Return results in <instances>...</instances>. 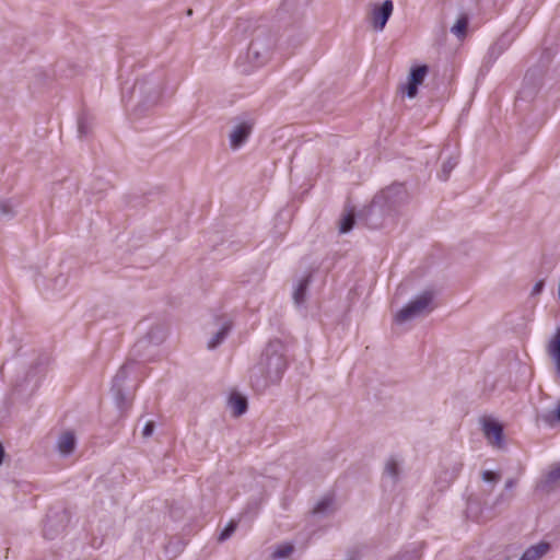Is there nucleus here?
<instances>
[{
  "label": "nucleus",
  "mask_w": 560,
  "mask_h": 560,
  "mask_svg": "<svg viewBox=\"0 0 560 560\" xmlns=\"http://www.w3.org/2000/svg\"><path fill=\"white\" fill-rule=\"evenodd\" d=\"M287 369L285 347L280 340L270 341L258 363L252 369L250 382L256 390L281 380Z\"/></svg>",
  "instance_id": "f257e3e1"
},
{
  "label": "nucleus",
  "mask_w": 560,
  "mask_h": 560,
  "mask_svg": "<svg viewBox=\"0 0 560 560\" xmlns=\"http://www.w3.org/2000/svg\"><path fill=\"white\" fill-rule=\"evenodd\" d=\"M276 40L273 35L260 30L252 39L247 51L236 59V68L243 74H249L255 69L262 67L270 58Z\"/></svg>",
  "instance_id": "f03ea898"
},
{
  "label": "nucleus",
  "mask_w": 560,
  "mask_h": 560,
  "mask_svg": "<svg viewBox=\"0 0 560 560\" xmlns=\"http://www.w3.org/2000/svg\"><path fill=\"white\" fill-rule=\"evenodd\" d=\"M162 94V80L158 77H149L137 80L131 90V96L127 98L122 94V102L128 104L135 97L138 98L137 104L132 107V115L141 117L144 112L155 106Z\"/></svg>",
  "instance_id": "7ed1b4c3"
},
{
  "label": "nucleus",
  "mask_w": 560,
  "mask_h": 560,
  "mask_svg": "<svg viewBox=\"0 0 560 560\" xmlns=\"http://www.w3.org/2000/svg\"><path fill=\"white\" fill-rule=\"evenodd\" d=\"M434 307V292L431 290L423 291L395 315V322L402 324L412 320L431 313Z\"/></svg>",
  "instance_id": "20e7f679"
},
{
  "label": "nucleus",
  "mask_w": 560,
  "mask_h": 560,
  "mask_svg": "<svg viewBox=\"0 0 560 560\" xmlns=\"http://www.w3.org/2000/svg\"><path fill=\"white\" fill-rule=\"evenodd\" d=\"M69 523V513L61 510H50L44 523L43 534L46 539H55L66 530Z\"/></svg>",
  "instance_id": "39448f33"
},
{
  "label": "nucleus",
  "mask_w": 560,
  "mask_h": 560,
  "mask_svg": "<svg viewBox=\"0 0 560 560\" xmlns=\"http://www.w3.org/2000/svg\"><path fill=\"white\" fill-rule=\"evenodd\" d=\"M254 127L249 118L236 117L232 120V128L229 133V142L232 150H238L248 140Z\"/></svg>",
  "instance_id": "423d86ee"
},
{
  "label": "nucleus",
  "mask_w": 560,
  "mask_h": 560,
  "mask_svg": "<svg viewBox=\"0 0 560 560\" xmlns=\"http://www.w3.org/2000/svg\"><path fill=\"white\" fill-rule=\"evenodd\" d=\"M131 362H127L120 366L112 382V393L115 397L117 408L124 410L128 406V398L124 392V384L127 381L130 370L132 368Z\"/></svg>",
  "instance_id": "0eeeda50"
},
{
  "label": "nucleus",
  "mask_w": 560,
  "mask_h": 560,
  "mask_svg": "<svg viewBox=\"0 0 560 560\" xmlns=\"http://www.w3.org/2000/svg\"><path fill=\"white\" fill-rule=\"evenodd\" d=\"M394 10L392 0H385L382 4L375 5L371 12V22L376 31H383Z\"/></svg>",
  "instance_id": "6e6552de"
},
{
  "label": "nucleus",
  "mask_w": 560,
  "mask_h": 560,
  "mask_svg": "<svg viewBox=\"0 0 560 560\" xmlns=\"http://www.w3.org/2000/svg\"><path fill=\"white\" fill-rule=\"evenodd\" d=\"M463 464L458 460L452 462L448 466H443L438 476L436 483L441 489L447 488L459 475Z\"/></svg>",
  "instance_id": "1a4fd4ad"
},
{
  "label": "nucleus",
  "mask_w": 560,
  "mask_h": 560,
  "mask_svg": "<svg viewBox=\"0 0 560 560\" xmlns=\"http://www.w3.org/2000/svg\"><path fill=\"white\" fill-rule=\"evenodd\" d=\"M428 67L425 65L411 68L409 82L406 86V94L409 98H413L418 93V86L423 82L428 74Z\"/></svg>",
  "instance_id": "9d476101"
},
{
  "label": "nucleus",
  "mask_w": 560,
  "mask_h": 560,
  "mask_svg": "<svg viewBox=\"0 0 560 560\" xmlns=\"http://www.w3.org/2000/svg\"><path fill=\"white\" fill-rule=\"evenodd\" d=\"M382 197L388 207H396L408 199V194L402 184H395L383 190Z\"/></svg>",
  "instance_id": "9b49d317"
},
{
  "label": "nucleus",
  "mask_w": 560,
  "mask_h": 560,
  "mask_svg": "<svg viewBox=\"0 0 560 560\" xmlns=\"http://www.w3.org/2000/svg\"><path fill=\"white\" fill-rule=\"evenodd\" d=\"M483 433L486 438L495 446L501 447L503 444V428L494 421H486L483 423Z\"/></svg>",
  "instance_id": "f8f14e48"
},
{
  "label": "nucleus",
  "mask_w": 560,
  "mask_h": 560,
  "mask_svg": "<svg viewBox=\"0 0 560 560\" xmlns=\"http://www.w3.org/2000/svg\"><path fill=\"white\" fill-rule=\"evenodd\" d=\"M549 550L550 544L547 541H540L528 547L518 560H540Z\"/></svg>",
  "instance_id": "ddd939ff"
},
{
  "label": "nucleus",
  "mask_w": 560,
  "mask_h": 560,
  "mask_svg": "<svg viewBox=\"0 0 560 560\" xmlns=\"http://www.w3.org/2000/svg\"><path fill=\"white\" fill-rule=\"evenodd\" d=\"M165 337H166V332H165V329L163 327H160V326L152 327L148 331L145 338H143L140 341H138L136 347L143 348L145 345H149V343H153V345L158 346L161 342H163Z\"/></svg>",
  "instance_id": "4468645a"
},
{
  "label": "nucleus",
  "mask_w": 560,
  "mask_h": 560,
  "mask_svg": "<svg viewBox=\"0 0 560 560\" xmlns=\"http://www.w3.org/2000/svg\"><path fill=\"white\" fill-rule=\"evenodd\" d=\"M231 327H232L231 320L228 318H224L222 324L220 325L219 330L209 339L208 345H207L208 349L213 350L218 346H220L223 342V340L226 338Z\"/></svg>",
  "instance_id": "2eb2a0df"
},
{
  "label": "nucleus",
  "mask_w": 560,
  "mask_h": 560,
  "mask_svg": "<svg viewBox=\"0 0 560 560\" xmlns=\"http://www.w3.org/2000/svg\"><path fill=\"white\" fill-rule=\"evenodd\" d=\"M75 447V436L72 432L62 433L57 442V448L60 454L69 455Z\"/></svg>",
  "instance_id": "dca6fc26"
},
{
  "label": "nucleus",
  "mask_w": 560,
  "mask_h": 560,
  "mask_svg": "<svg viewBox=\"0 0 560 560\" xmlns=\"http://www.w3.org/2000/svg\"><path fill=\"white\" fill-rule=\"evenodd\" d=\"M229 404L233 410L234 416H236V417L243 415L247 409L246 398L238 394H233L230 397Z\"/></svg>",
  "instance_id": "f3484780"
},
{
  "label": "nucleus",
  "mask_w": 560,
  "mask_h": 560,
  "mask_svg": "<svg viewBox=\"0 0 560 560\" xmlns=\"http://www.w3.org/2000/svg\"><path fill=\"white\" fill-rule=\"evenodd\" d=\"M384 477L389 479L392 485H395L398 481L399 465L395 459L390 458L387 460L385 465Z\"/></svg>",
  "instance_id": "a211bd4d"
},
{
  "label": "nucleus",
  "mask_w": 560,
  "mask_h": 560,
  "mask_svg": "<svg viewBox=\"0 0 560 560\" xmlns=\"http://www.w3.org/2000/svg\"><path fill=\"white\" fill-rule=\"evenodd\" d=\"M310 283V278L302 279L293 292V299L296 305H302L305 301L306 290Z\"/></svg>",
  "instance_id": "6ab92c4d"
},
{
  "label": "nucleus",
  "mask_w": 560,
  "mask_h": 560,
  "mask_svg": "<svg viewBox=\"0 0 560 560\" xmlns=\"http://www.w3.org/2000/svg\"><path fill=\"white\" fill-rule=\"evenodd\" d=\"M294 550L293 545L291 544H281L278 545L271 553L272 559L281 560L288 558Z\"/></svg>",
  "instance_id": "aec40b11"
},
{
  "label": "nucleus",
  "mask_w": 560,
  "mask_h": 560,
  "mask_svg": "<svg viewBox=\"0 0 560 560\" xmlns=\"http://www.w3.org/2000/svg\"><path fill=\"white\" fill-rule=\"evenodd\" d=\"M458 160L456 156H451L442 164L441 173L439 174L440 179L447 180L451 172L456 167Z\"/></svg>",
  "instance_id": "412c9836"
},
{
  "label": "nucleus",
  "mask_w": 560,
  "mask_h": 560,
  "mask_svg": "<svg viewBox=\"0 0 560 560\" xmlns=\"http://www.w3.org/2000/svg\"><path fill=\"white\" fill-rule=\"evenodd\" d=\"M550 355L555 360L557 372L560 376V331L557 334L556 339L550 343Z\"/></svg>",
  "instance_id": "4be33fe9"
},
{
  "label": "nucleus",
  "mask_w": 560,
  "mask_h": 560,
  "mask_svg": "<svg viewBox=\"0 0 560 560\" xmlns=\"http://www.w3.org/2000/svg\"><path fill=\"white\" fill-rule=\"evenodd\" d=\"M355 220L354 214L352 212H348L345 214L339 223V231L340 233H348L351 231L354 226Z\"/></svg>",
  "instance_id": "5701e85b"
},
{
  "label": "nucleus",
  "mask_w": 560,
  "mask_h": 560,
  "mask_svg": "<svg viewBox=\"0 0 560 560\" xmlns=\"http://www.w3.org/2000/svg\"><path fill=\"white\" fill-rule=\"evenodd\" d=\"M14 205L11 200H2L0 201V215L5 220H10L14 217Z\"/></svg>",
  "instance_id": "b1692460"
},
{
  "label": "nucleus",
  "mask_w": 560,
  "mask_h": 560,
  "mask_svg": "<svg viewBox=\"0 0 560 560\" xmlns=\"http://www.w3.org/2000/svg\"><path fill=\"white\" fill-rule=\"evenodd\" d=\"M468 26V20L466 16H462L457 20L455 25L451 28V32L458 38L464 37Z\"/></svg>",
  "instance_id": "393cba45"
},
{
  "label": "nucleus",
  "mask_w": 560,
  "mask_h": 560,
  "mask_svg": "<svg viewBox=\"0 0 560 560\" xmlns=\"http://www.w3.org/2000/svg\"><path fill=\"white\" fill-rule=\"evenodd\" d=\"M542 420L550 427L560 422V404L553 410H550L541 416Z\"/></svg>",
  "instance_id": "a878e982"
},
{
  "label": "nucleus",
  "mask_w": 560,
  "mask_h": 560,
  "mask_svg": "<svg viewBox=\"0 0 560 560\" xmlns=\"http://www.w3.org/2000/svg\"><path fill=\"white\" fill-rule=\"evenodd\" d=\"M331 504H332L331 499L325 498L317 503V505L314 508L313 512L315 514H325L329 511Z\"/></svg>",
  "instance_id": "bb28decb"
},
{
  "label": "nucleus",
  "mask_w": 560,
  "mask_h": 560,
  "mask_svg": "<svg viewBox=\"0 0 560 560\" xmlns=\"http://www.w3.org/2000/svg\"><path fill=\"white\" fill-rule=\"evenodd\" d=\"M90 124L86 119V117L81 116L78 121V132L80 137H85L90 132Z\"/></svg>",
  "instance_id": "cd10ccee"
},
{
  "label": "nucleus",
  "mask_w": 560,
  "mask_h": 560,
  "mask_svg": "<svg viewBox=\"0 0 560 560\" xmlns=\"http://www.w3.org/2000/svg\"><path fill=\"white\" fill-rule=\"evenodd\" d=\"M481 478L485 482L495 485L500 480L501 476L492 470H483Z\"/></svg>",
  "instance_id": "c85d7f7f"
},
{
  "label": "nucleus",
  "mask_w": 560,
  "mask_h": 560,
  "mask_svg": "<svg viewBox=\"0 0 560 560\" xmlns=\"http://www.w3.org/2000/svg\"><path fill=\"white\" fill-rule=\"evenodd\" d=\"M236 529V523L234 522H230L225 527L224 529L221 532L220 536H219V540L220 541H224L226 540L228 538H230L232 536V534L235 532Z\"/></svg>",
  "instance_id": "c756f323"
},
{
  "label": "nucleus",
  "mask_w": 560,
  "mask_h": 560,
  "mask_svg": "<svg viewBox=\"0 0 560 560\" xmlns=\"http://www.w3.org/2000/svg\"><path fill=\"white\" fill-rule=\"evenodd\" d=\"M560 479V465L552 469L547 476V482L553 483Z\"/></svg>",
  "instance_id": "7c9ffc66"
},
{
  "label": "nucleus",
  "mask_w": 560,
  "mask_h": 560,
  "mask_svg": "<svg viewBox=\"0 0 560 560\" xmlns=\"http://www.w3.org/2000/svg\"><path fill=\"white\" fill-rule=\"evenodd\" d=\"M153 431H154V422L148 421L142 429V436L149 438L153 434Z\"/></svg>",
  "instance_id": "2f4dec72"
},
{
  "label": "nucleus",
  "mask_w": 560,
  "mask_h": 560,
  "mask_svg": "<svg viewBox=\"0 0 560 560\" xmlns=\"http://www.w3.org/2000/svg\"><path fill=\"white\" fill-rule=\"evenodd\" d=\"M544 287H545L544 280L537 281L532 289V294L537 295V294L541 293V291L544 290Z\"/></svg>",
  "instance_id": "473e14b6"
},
{
  "label": "nucleus",
  "mask_w": 560,
  "mask_h": 560,
  "mask_svg": "<svg viewBox=\"0 0 560 560\" xmlns=\"http://www.w3.org/2000/svg\"><path fill=\"white\" fill-rule=\"evenodd\" d=\"M511 498H512V495H511V494L501 493V494L497 498V500H495V503H494V504H495V505H498V504H500V503H502V502L510 501V500H511Z\"/></svg>",
  "instance_id": "72a5a7b5"
},
{
  "label": "nucleus",
  "mask_w": 560,
  "mask_h": 560,
  "mask_svg": "<svg viewBox=\"0 0 560 560\" xmlns=\"http://www.w3.org/2000/svg\"><path fill=\"white\" fill-rule=\"evenodd\" d=\"M56 283L60 287V288H63L66 284H67V278L63 277V276H60L56 279Z\"/></svg>",
  "instance_id": "f704fd0d"
},
{
  "label": "nucleus",
  "mask_w": 560,
  "mask_h": 560,
  "mask_svg": "<svg viewBox=\"0 0 560 560\" xmlns=\"http://www.w3.org/2000/svg\"><path fill=\"white\" fill-rule=\"evenodd\" d=\"M516 481L514 479H509L505 482V490H511L515 487Z\"/></svg>",
  "instance_id": "c9c22d12"
},
{
  "label": "nucleus",
  "mask_w": 560,
  "mask_h": 560,
  "mask_svg": "<svg viewBox=\"0 0 560 560\" xmlns=\"http://www.w3.org/2000/svg\"><path fill=\"white\" fill-rule=\"evenodd\" d=\"M3 458H4V448H3L2 444L0 443V465L3 463Z\"/></svg>",
  "instance_id": "e433bc0d"
},
{
  "label": "nucleus",
  "mask_w": 560,
  "mask_h": 560,
  "mask_svg": "<svg viewBox=\"0 0 560 560\" xmlns=\"http://www.w3.org/2000/svg\"><path fill=\"white\" fill-rule=\"evenodd\" d=\"M494 50H495V47H491L489 52L492 55V54H494Z\"/></svg>",
  "instance_id": "4c0bfd02"
}]
</instances>
